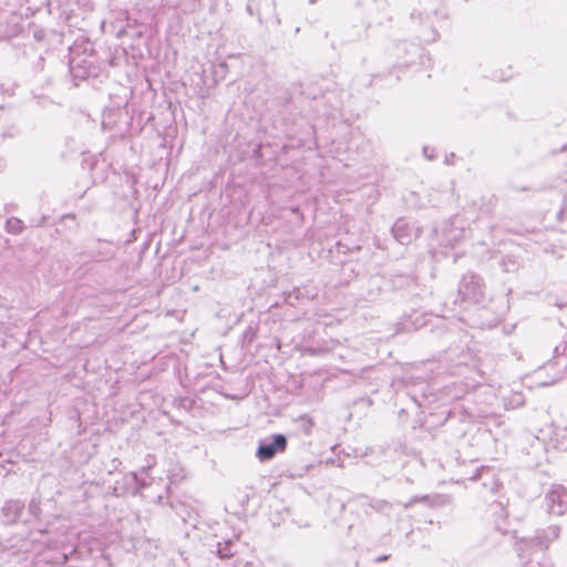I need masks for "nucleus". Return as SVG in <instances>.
<instances>
[{
  "mask_svg": "<svg viewBox=\"0 0 567 567\" xmlns=\"http://www.w3.org/2000/svg\"><path fill=\"white\" fill-rule=\"evenodd\" d=\"M368 505L373 511H375L378 513H382V514H389L392 508V505L388 501L377 499V498L370 499L368 502Z\"/></svg>",
  "mask_w": 567,
  "mask_h": 567,
  "instance_id": "obj_11",
  "label": "nucleus"
},
{
  "mask_svg": "<svg viewBox=\"0 0 567 567\" xmlns=\"http://www.w3.org/2000/svg\"><path fill=\"white\" fill-rule=\"evenodd\" d=\"M458 296L463 301L480 302L484 298V284L478 275L465 274L458 285Z\"/></svg>",
  "mask_w": 567,
  "mask_h": 567,
  "instance_id": "obj_2",
  "label": "nucleus"
},
{
  "mask_svg": "<svg viewBox=\"0 0 567 567\" xmlns=\"http://www.w3.org/2000/svg\"><path fill=\"white\" fill-rule=\"evenodd\" d=\"M23 512V502L19 499H9L1 508V520L6 525H14L20 520Z\"/></svg>",
  "mask_w": 567,
  "mask_h": 567,
  "instance_id": "obj_6",
  "label": "nucleus"
},
{
  "mask_svg": "<svg viewBox=\"0 0 567 567\" xmlns=\"http://www.w3.org/2000/svg\"><path fill=\"white\" fill-rule=\"evenodd\" d=\"M28 511L33 518H38L41 512L40 503L34 498L31 499Z\"/></svg>",
  "mask_w": 567,
  "mask_h": 567,
  "instance_id": "obj_14",
  "label": "nucleus"
},
{
  "mask_svg": "<svg viewBox=\"0 0 567 567\" xmlns=\"http://www.w3.org/2000/svg\"><path fill=\"white\" fill-rule=\"evenodd\" d=\"M298 422L300 423V429L301 431L309 435L311 433V430H312V426H313V422L312 420L307 416V415H302L299 417Z\"/></svg>",
  "mask_w": 567,
  "mask_h": 567,
  "instance_id": "obj_13",
  "label": "nucleus"
},
{
  "mask_svg": "<svg viewBox=\"0 0 567 567\" xmlns=\"http://www.w3.org/2000/svg\"><path fill=\"white\" fill-rule=\"evenodd\" d=\"M567 369V346L559 344L554 350V358L536 372L540 385H551L563 377Z\"/></svg>",
  "mask_w": 567,
  "mask_h": 567,
  "instance_id": "obj_1",
  "label": "nucleus"
},
{
  "mask_svg": "<svg viewBox=\"0 0 567 567\" xmlns=\"http://www.w3.org/2000/svg\"><path fill=\"white\" fill-rule=\"evenodd\" d=\"M23 229H24V224L21 219L17 218V217H10L9 219H7L6 230L9 234L18 235V234L22 233Z\"/></svg>",
  "mask_w": 567,
  "mask_h": 567,
  "instance_id": "obj_10",
  "label": "nucleus"
},
{
  "mask_svg": "<svg viewBox=\"0 0 567 567\" xmlns=\"http://www.w3.org/2000/svg\"><path fill=\"white\" fill-rule=\"evenodd\" d=\"M38 100V104L45 105L47 103H51V100H49L47 96H35Z\"/></svg>",
  "mask_w": 567,
  "mask_h": 567,
  "instance_id": "obj_16",
  "label": "nucleus"
},
{
  "mask_svg": "<svg viewBox=\"0 0 567 567\" xmlns=\"http://www.w3.org/2000/svg\"><path fill=\"white\" fill-rule=\"evenodd\" d=\"M465 220L455 215L447 219L442 227V235L446 245H455L465 236Z\"/></svg>",
  "mask_w": 567,
  "mask_h": 567,
  "instance_id": "obj_4",
  "label": "nucleus"
},
{
  "mask_svg": "<svg viewBox=\"0 0 567 567\" xmlns=\"http://www.w3.org/2000/svg\"><path fill=\"white\" fill-rule=\"evenodd\" d=\"M560 534V528L557 525H550L547 528L539 532L533 542L536 543L537 546L542 548L548 547V545L558 538Z\"/></svg>",
  "mask_w": 567,
  "mask_h": 567,
  "instance_id": "obj_8",
  "label": "nucleus"
},
{
  "mask_svg": "<svg viewBox=\"0 0 567 567\" xmlns=\"http://www.w3.org/2000/svg\"><path fill=\"white\" fill-rule=\"evenodd\" d=\"M140 484V487H145L146 486V483L145 482H141L138 483Z\"/></svg>",
  "mask_w": 567,
  "mask_h": 567,
  "instance_id": "obj_18",
  "label": "nucleus"
},
{
  "mask_svg": "<svg viewBox=\"0 0 567 567\" xmlns=\"http://www.w3.org/2000/svg\"><path fill=\"white\" fill-rule=\"evenodd\" d=\"M217 68L220 69L221 72H226L227 64L225 62H220Z\"/></svg>",
  "mask_w": 567,
  "mask_h": 567,
  "instance_id": "obj_17",
  "label": "nucleus"
},
{
  "mask_svg": "<svg viewBox=\"0 0 567 567\" xmlns=\"http://www.w3.org/2000/svg\"><path fill=\"white\" fill-rule=\"evenodd\" d=\"M287 447V439L284 434H274L269 440L261 441L256 455L261 462L269 461L277 453L284 452Z\"/></svg>",
  "mask_w": 567,
  "mask_h": 567,
  "instance_id": "obj_3",
  "label": "nucleus"
},
{
  "mask_svg": "<svg viewBox=\"0 0 567 567\" xmlns=\"http://www.w3.org/2000/svg\"><path fill=\"white\" fill-rule=\"evenodd\" d=\"M83 60H76V59H71L70 60V71L72 72V74L75 76V78H86L90 75V72H86V71H83L81 72L79 69H80V64Z\"/></svg>",
  "mask_w": 567,
  "mask_h": 567,
  "instance_id": "obj_12",
  "label": "nucleus"
},
{
  "mask_svg": "<svg viewBox=\"0 0 567 567\" xmlns=\"http://www.w3.org/2000/svg\"><path fill=\"white\" fill-rule=\"evenodd\" d=\"M236 546H237V544L233 539H228L223 543H218L217 555L220 558H230V557L235 556V554L237 553Z\"/></svg>",
  "mask_w": 567,
  "mask_h": 567,
  "instance_id": "obj_9",
  "label": "nucleus"
},
{
  "mask_svg": "<svg viewBox=\"0 0 567 567\" xmlns=\"http://www.w3.org/2000/svg\"><path fill=\"white\" fill-rule=\"evenodd\" d=\"M426 501H427V496H422V497H417V496H415V497H412V498L409 501V503H406V504L404 505V507H410L412 504H415V503H417V502H426Z\"/></svg>",
  "mask_w": 567,
  "mask_h": 567,
  "instance_id": "obj_15",
  "label": "nucleus"
},
{
  "mask_svg": "<svg viewBox=\"0 0 567 567\" xmlns=\"http://www.w3.org/2000/svg\"><path fill=\"white\" fill-rule=\"evenodd\" d=\"M561 151H563V152H564V151H567V145H565V146L561 148Z\"/></svg>",
  "mask_w": 567,
  "mask_h": 567,
  "instance_id": "obj_19",
  "label": "nucleus"
},
{
  "mask_svg": "<svg viewBox=\"0 0 567 567\" xmlns=\"http://www.w3.org/2000/svg\"><path fill=\"white\" fill-rule=\"evenodd\" d=\"M548 512L554 515H563L567 511V489L561 486H553L546 494Z\"/></svg>",
  "mask_w": 567,
  "mask_h": 567,
  "instance_id": "obj_5",
  "label": "nucleus"
},
{
  "mask_svg": "<svg viewBox=\"0 0 567 567\" xmlns=\"http://www.w3.org/2000/svg\"><path fill=\"white\" fill-rule=\"evenodd\" d=\"M392 234L394 238L402 245L410 244L414 238L419 236L417 229L410 225V223L403 218L398 219L392 226Z\"/></svg>",
  "mask_w": 567,
  "mask_h": 567,
  "instance_id": "obj_7",
  "label": "nucleus"
}]
</instances>
